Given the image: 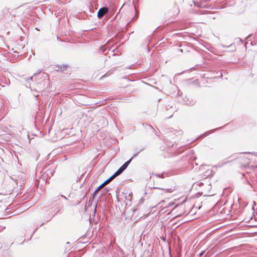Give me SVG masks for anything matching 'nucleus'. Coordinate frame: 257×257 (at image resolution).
Here are the masks:
<instances>
[{
    "label": "nucleus",
    "instance_id": "nucleus-1",
    "mask_svg": "<svg viewBox=\"0 0 257 257\" xmlns=\"http://www.w3.org/2000/svg\"><path fill=\"white\" fill-rule=\"evenodd\" d=\"M108 8H102L100 9L97 13V16L99 18H101L105 14L108 12Z\"/></svg>",
    "mask_w": 257,
    "mask_h": 257
},
{
    "label": "nucleus",
    "instance_id": "nucleus-2",
    "mask_svg": "<svg viewBox=\"0 0 257 257\" xmlns=\"http://www.w3.org/2000/svg\"><path fill=\"white\" fill-rule=\"evenodd\" d=\"M137 155V154L134 155L131 159H130L128 161L126 162L123 165H122V166H121V168H122L123 169V170H124L127 168V167L128 166L129 164L131 163V162L132 161V160L134 158L136 157Z\"/></svg>",
    "mask_w": 257,
    "mask_h": 257
},
{
    "label": "nucleus",
    "instance_id": "nucleus-3",
    "mask_svg": "<svg viewBox=\"0 0 257 257\" xmlns=\"http://www.w3.org/2000/svg\"><path fill=\"white\" fill-rule=\"evenodd\" d=\"M113 178L111 176L109 179L104 181L102 184L103 186L107 184L110 181H111Z\"/></svg>",
    "mask_w": 257,
    "mask_h": 257
},
{
    "label": "nucleus",
    "instance_id": "nucleus-4",
    "mask_svg": "<svg viewBox=\"0 0 257 257\" xmlns=\"http://www.w3.org/2000/svg\"><path fill=\"white\" fill-rule=\"evenodd\" d=\"M121 173L120 172H119V170H117L114 173L113 175L111 176V177L113 178H114L115 177H116L117 176L120 175Z\"/></svg>",
    "mask_w": 257,
    "mask_h": 257
},
{
    "label": "nucleus",
    "instance_id": "nucleus-5",
    "mask_svg": "<svg viewBox=\"0 0 257 257\" xmlns=\"http://www.w3.org/2000/svg\"><path fill=\"white\" fill-rule=\"evenodd\" d=\"M104 186L102 184H101L98 188L97 189L95 190V191L94 192V194H96V192L99 190H100L101 188H102Z\"/></svg>",
    "mask_w": 257,
    "mask_h": 257
},
{
    "label": "nucleus",
    "instance_id": "nucleus-6",
    "mask_svg": "<svg viewBox=\"0 0 257 257\" xmlns=\"http://www.w3.org/2000/svg\"><path fill=\"white\" fill-rule=\"evenodd\" d=\"M164 190L165 191V192H168V193H171L172 192V189H164Z\"/></svg>",
    "mask_w": 257,
    "mask_h": 257
},
{
    "label": "nucleus",
    "instance_id": "nucleus-7",
    "mask_svg": "<svg viewBox=\"0 0 257 257\" xmlns=\"http://www.w3.org/2000/svg\"><path fill=\"white\" fill-rule=\"evenodd\" d=\"M118 170H119V172H120V173H121L124 171L123 169L121 168V167H120Z\"/></svg>",
    "mask_w": 257,
    "mask_h": 257
},
{
    "label": "nucleus",
    "instance_id": "nucleus-8",
    "mask_svg": "<svg viewBox=\"0 0 257 257\" xmlns=\"http://www.w3.org/2000/svg\"><path fill=\"white\" fill-rule=\"evenodd\" d=\"M118 170H119V172H120V173H121L124 171L123 169L121 168V167H120Z\"/></svg>",
    "mask_w": 257,
    "mask_h": 257
},
{
    "label": "nucleus",
    "instance_id": "nucleus-9",
    "mask_svg": "<svg viewBox=\"0 0 257 257\" xmlns=\"http://www.w3.org/2000/svg\"><path fill=\"white\" fill-rule=\"evenodd\" d=\"M157 177H161V176H160V175H157Z\"/></svg>",
    "mask_w": 257,
    "mask_h": 257
},
{
    "label": "nucleus",
    "instance_id": "nucleus-10",
    "mask_svg": "<svg viewBox=\"0 0 257 257\" xmlns=\"http://www.w3.org/2000/svg\"><path fill=\"white\" fill-rule=\"evenodd\" d=\"M30 79L31 80H32V79H33V76H32V77H30Z\"/></svg>",
    "mask_w": 257,
    "mask_h": 257
}]
</instances>
